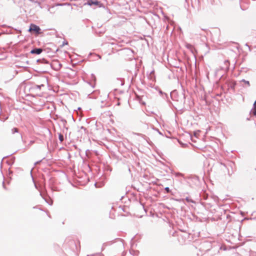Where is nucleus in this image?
I'll list each match as a JSON object with an SVG mask.
<instances>
[{
    "label": "nucleus",
    "mask_w": 256,
    "mask_h": 256,
    "mask_svg": "<svg viewBox=\"0 0 256 256\" xmlns=\"http://www.w3.org/2000/svg\"><path fill=\"white\" fill-rule=\"evenodd\" d=\"M243 81L244 82L245 84H246L248 86L250 85V82L248 81H246V80H243Z\"/></svg>",
    "instance_id": "7"
},
{
    "label": "nucleus",
    "mask_w": 256,
    "mask_h": 256,
    "mask_svg": "<svg viewBox=\"0 0 256 256\" xmlns=\"http://www.w3.org/2000/svg\"><path fill=\"white\" fill-rule=\"evenodd\" d=\"M89 6H92V4L98 5L99 2L97 0L93 1L92 0H88L87 2Z\"/></svg>",
    "instance_id": "3"
},
{
    "label": "nucleus",
    "mask_w": 256,
    "mask_h": 256,
    "mask_svg": "<svg viewBox=\"0 0 256 256\" xmlns=\"http://www.w3.org/2000/svg\"><path fill=\"white\" fill-rule=\"evenodd\" d=\"M165 190L167 192H170V190L168 188H166Z\"/></svg>",
    "instance_id": "8"
},
{
    "label": "nucleus",
    "mask_w": 256,
    "mask_h": 256,
    "mask_svg": "<svg viewBox=\"0 0 256 256\" xmlns=\"http://www.w3.org/2000/svg\"><path fill=\"white\" fill-rule=\"evenodd\" d=\"M30 32H34L36 34H38L40 33V29L39 26L34 24H31L29 29Z\"/></svg>",
    "instance_id": "1"
},
{
    "label": "nucleus",
    "mask_w": 256,
    "mask_h": 256,
    "mask_svg": "<svg viewBox=\"0 0 256 256\" xmlns=\"http://www.w3.org/2000/svg\"><path fill=\"white\" fill-rule=\"evenodd\" d=\"M254 107H256V100L255 101L254 104Z\"/></svg>",
    "instance_id": "9"
},
{
    "label": "nucleus",
    "mask_w": 256,
    "mask_h": 256,
    "mask_svg": "<svg viewBox=\"0 0 256 256\" xmlns=\"http://www.w3.org/2000/svg\"><path fill=\"white\" fill-rule=\"evenodd\" d=\"M252 112L254 116H256V107L254 106V108L252 110Z\"/></svg>",
    "instance_id": "6"
},
{
    "label": "nucleus",
    "mask_w": 256,
    "mask_h": 256,
    "mask_svg": "<svg viewBox=\"0 0 256 256\" xmlns=\"http://www.w3.org/2000/svg\"><path fill=\"white\" fill-rule=\"evenodd\" d=\"M42 52V48H35V49L32 50L30 51V53L32 54H39Z\"/></svg>",
    "instance_id": "2"
},
{
    "label": "nucleus",
    "mask_w": 256,
    "mask_h": 256,
    "mask_svg": "<svg viewBox=\"0 0 256 256\" xmlns=\"http://www.w3.org/2000/svg\"><path fill=\"white\" fill-rule=\"evenodd\" d=\"M58 138L61 142H62L64 140V136L62 134H59Z\"/></svg>",
    "instance_id": "4"
},
{
    "label": "nucleus",
    "mask_w": 256,
    "mask_h": 256,
    "mask_svg": "<svg viewBox=\"0 0 256 256\" xmlns=\"http://www.w3.org/2000/svg\"><path fill=\"white\" fill-rule=\"evenodd\" d=\"M12 134H14L15 132H18V129L17 128H14L12 130Z\"/></svg>",
    "instance_id": "5"
}]
</instances>
